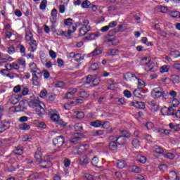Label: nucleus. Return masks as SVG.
Returning a JSON list of instances; mask_svg holds the SVG:
<instances>
[{
  "label": "nucleus",
  "instance_id": "21",
  "mask_svg": "<svg viewBox=\"0 0 180 180\" xmlns=\"http://www.w3.org/2000/svg\"><path fill=\"white\" fill-rule=\"evenodd\" d=\"M9 129V124L4 122H0V134L6 131Z\"/></svg>",
  "mask_w": 180,
  "mask_h": 180
},
{
  "label": "nucleus",
  "instance_id": "64",
  "mask_svg": "<svg viewBox=\"0 0 180 180\" xmlns=\"http://www.w3.org/2000/svg\"><path fill=\"white\" fill-rule=\"evenodd\" d=\"M174 70H177V71H180V63H174L172 65Z\"/></svg>",
  "mask_w": 180,
  "mask_h": 180
},
{
  "label": "nucleus",
  "instance_id": "35",
  "mask_svg": "<svg viewBox=\"0 0 180 180\" xmlns=\"http://www.w3.org/2000/svg\"><path fill=\"white\" fill-rule=\"evenodd\" d=\"M117 167L120 169H123V168H124V167H126V163L123 160H118L117 162Z\"/></svg>",
  "mask_w": 180,
  "mask_h": 180
},
{
  "label": "nucleus",
  "instance_id": "37",
  "mask_svg": "<svg viewBox=\"0 0 180 180\" xmlns=\"http://www.w3.org/2000/svg\"><path fill=\"white\" fill-rule=\"evenodd\" d=\"M131 144L135 148H139V147H140V141L137 139H134L131 141Z\"/></svg>",
  "mask_w": 180,
  "mask_h": 180
},
{
  "label": "nucleus",
  "instance_id": "46",
  "mask_svg": "<svg viewBox=\"0 0 180 180\" xmlns=\"http://www.w3.org/2000/svg\"><path fill=\"white\" fill-rule=\"evenodd\" d=\"M168 110H169V108H167L166 106H165L161 109L160 112L163 116H168Z\"/></svg>",
  "mask_w": 180,
  "mask_h": 180
},
{
  "label": "nucleus",
  "instance_id": "56",
  "mask_svg": "<svg viewBox=\"0 0 180 180\" xmlns=\"http://www.w3.org/2000/svg\"><path fill=\"white\" fill-rule=\"evenodd\" d=\"M18 63L19 65H22V67H26V60L23 58H19L18 60Z\"/></svg>",
  "mask_w": 180,
  "mask_h": 180
},
{
  "label": "nucleus",
  "instance_id": "9",
  "mask_svg": "<svg viewBox=\"0 0 180 180\" xmlns=\"http://www.w3.org/2000/svg\"><path fill=\"white\" fill-rule=\"evenodd\" d=\"M129 106H134L136 109H144V108H146V104L144 102L135 101H131Z\"/></svg>",
  "mask_w": 180,
  "mask_h": 180
},
{
  "label": "nucleus",
  "instance_id": "22",
  "mask_svg": "<svg viewBox=\"0 0 180 180\" xmlns=\"http://www.w3.org/2000/svg\"><path fill=\"white\" fill-rule=\"evenodd\" d=\"M90 126H91L92 127H96V128L101 127V126H102V121H101V120H96V121H94V122H90Z\"/></svg>",
  "mask_w": 180,
  "mask_h": 180
},
{
  "label": "nucleus",
  "instance_id": "16",
  "mask_svg": "<svg viewBox=\"0 0 180 180\" xmlns=\"http://www.w3.org/2000/svg\"><path fill=\"white\" fill-rule=\"evenodd\" d=\"M34 158L37 162H41V160H43L41 158V148H37V151L34 153Z\"/></svg>",
  "mask_w": 180,
  "mask_h": 180
},
{
  "label": "nucleus",
  "instance_id": "55",
  "mask_svg": "<svg viewBox=\"0 0 180 180\" xmlns=\"http://www.w3.org/2000/svg\"><path fill=\"white\" fill-rule=\"evenodd\" d=\"M63 164L65 167V168H68L70 165H71V160L68 158H65L63 161Z\"/></svg>",
  "mask_w": 180,
  "mask_h": 180
},
{
  "label": "nucleus",
  "instance_id": "52",
  "mask_svg": "<svg viewBox=\"0 0 180 180\" xmlns=\"http://www.w3.org/2000/svg\"><path fill=\"white\" fill-rule=\"evenodd\" d=\"M75 113L77 119H83L84 116H85L82 111H77Z\"/></svg>",
  "mask_w": 180,
  "mask_h": 180
},
{
  "label": "nucleus",
  "instance_id": "15",
  "mask_svg": "<svg viewBox=\"0 0 180 180\" xmlns=\"http://www.w3.org/2000/svg\"><path fill=\"white\" fill-rule=\"evenodd\" d=\"M101 32L90 33L87 37H84V40H95L96 37H100Z\"/></svg>",
  "mask_w": 180,
  "mask_h": 180
},
{
  "label": "nucleus",
  "instance_id": "33",
  "mask_svg": "<svg viewBox=\"0 0 180 180\" xmlns=\"http://www.w3.org/2000/svg\"><path fill=\"white\" fill-rule=\"evenodd\" d=\"M30 72H33L32 75L43 77V72L39 69L30 70Z\"/></svg>",
  "mask_w": 180,
  "mask_h": 180
},
{
  "label": "nucleus",
  "instance_id": "28",
  "mask_svg": "<svg viewBox=\"0 0 180 180\" xmlns=\"http://www.w3.org/2000/svg\"><path fill=\"white\" fill-rule=\"evenodd\" d=\"M170 56L172 58H178L180 57V52L178 50L171 51Z\"/></svg>",
  "mask_w": 180,
  "mask_h": 180
},
{
  "label": "nucleus",
  "instance_id": "40",
  "mask_svg": "<svg viewBox=\"0 0 180 180\" xmlns=\"http://www.w3.org/2000/svg\"><path fill=\"white\" fill-rule=\"evenodd\" d=\"M35 111L37 113L38 116H40V117H41V116H43V115H44L46 113V111L44 110V108H36Z\"/></svg>",
  "mask_w": 180,
  "mask_h": 180
},
{
  "label": "nucleus",
  "instance_id": "53",
  "mask_svg": "<svg viewBox=\"0 0 180 180\" xmlns=\"http://www.w3.org/2000/svg\"><path fill=\"white\" fill-rule=\"evenodd\" d=\"M93 56H99V54H102V49H96L94 51L91 52Z\"/></svg>",
  "mask_w": 180,
  "mask_h": 180
},
{
  "label": "nucleus",
  "instance_id": "8",
  "mask_svg": "<svg viewBox=\"0 0 180 180\" xmlns=\"http://www.w3.org/2000/svg\"><path fill=\"white\" fill-rule=\"evenodd\" d=\"M117 146H119V144L115 139L110 140V142L108 143V148L110 151H117Z\"/></svg>",
  "mask_w": 180,
  "mask_h": 180
},
{
  "label": "nucleus",
  "instance_id": "12",
  "mask_svg": "<svg viewBox=\"0 0 180 180\" xmlns=\"http://www.w3.org/2000/svg\"><path fill=\"white\" fill-rule=\"evenodd\" d=\"M128 169L130 172H134L135 174H140V172H141V167L134 165H129Z\"/></svg>",
  "mask_w": 180,
  "mask_h": 180
},
{
  "label": "nucleus",
  "instance_id": "27",
  "mask_svg": "<svg viewBox=\"0 0 180 180\" xmlns=\"http://www.w3.org/2000/svg\"><path fill=\"white\" fill-rule=\"evenodd\" d=\"M18 48L20 49V53L22 57H25L26 56V48L22 44L18 45Z\"/></svg>",
  "mask_w": 180,
  "mask_h": 180
},
{
  "label": "nucleus",
  "instance_id": "3",
  "mask_svg": "<svg viewBox=\"0 0 180 180\" xmlns=\"http://www.w3.org/2000/svg\"><path fill=\"white\" fill-rule=\"evenodd\" d=\"M64 143H65V138L63 136H58L53 139V144L57 148H61Z\"/></svg>",
  "mask_w": 180,
  "mask_h": 180
},
{
  "label": "nucleus",
  "instance_id": "11",
  "mask_svg": "<svg viewBox=\"0 0 180 180\" xmlns=\"http://www.w3.org/2000/svg\"><path fill=\"white\" fill-rule=\"evenodd\" d=\"M91 164L94 167H96V168H101L103 163L101 160H99V158L98 157L94 156L91 160Z\"/></svg>",
  "mask_w": 180,
  "mask_h": 180
},
{
  "label": "nucleus",
  "instance_id": "14",
  "mask_svg": "<svg viewBox=\"0 0 180 180\" xmlns=\"http://www.w3.org/2000/svg\"><path fill=\"white\" fill-rule=\"evenodd\" d=\"M40 164L41 168H50L51 165H53V163L50 160H43V159L41 160V162H39Z\"/></svg>",
  "mask_w": 180,
  "mask_h": 180
},
{
  "label": "nucleus",
  "instance_id": "32",
  "mask_svg": "<svg viewBox=\"0 0 180 180\" xmlns=\"http://www.w3.org/2000/svg\"><path fill=\"white\" fill-rule=\"evenodd\" d=\"M137 160L139 162H141V164H146V162H147V158L143 155H138Z\"/></svg>",
  "mask_w": 180,
  "mask_h": 180
},
{
  "label": "nucleus",
  "instance_id": "60",
  "mask_svg": "<svg viewBox=\"0 0 180 180\" xmlns=\"http://www.w3.org/2000/svg\"><path fill=\"white\" fill-rule=\"evenodd\" d=\"M82 60V56L80 53H76L75 57V61H77V63H79Z\"/></svg>",
  "mask_w": 180,
  "mask_h": 180
},
{
  "label": "nucleus",
  "instance_id": "19",
  "mask_svg": "<svg viewBox=\"0 0 180 180\" xmlns=\"http://www.w3.org/2000/svg\"><path fill=\"white\" fill-rule=\"evenodd\" d=\"M120 133L121 134L120 136L125 137V139H130V137H131V134L126 129L120 130Z\"/></svg>",
  "mask_w": 180,
  "mask_h": 180
},
{
  "label": "nucleus",
  "instance_id": "24",
  "mask_svg": "<svg viewBox=\"0 0 180 180\" xmlns=\"http://www.w3.org/2000/svg\"><path fill=\"white\" fill-rule=\"evenodd\" d=\"M178 95V93L174 90H171L169 92L167 91V96L165 97V101L169 98V96H172V98H176Z\"/></svg>",
  "mask_w": 180,
  "mask_h": 180
},
{
  "label": "nucleus",
  "instance_id": "61",
  "mask_svg": "<svg viewBox=\"0 0 180 180\" xmlns=\"http://www.w3.org/2000/svg\"><path fill=\"white\" fill-rule=\"evenodd\" d=\"M84 179L86 180H95V177H94L91 174H86L84 175Z\"/></svg>",
  "mask_w": 180,
  "mask_h": 180
},
{
  "label": "nucleus",
  "instance_id": "18",
  "mask_svg": "<svg viewBox=\"0 0 180 180\" xmlns=\"http://www.w3.org/2000/svg\"><path fill=\"white\" fill-rule=\"evenodd\" d=\"M14 155H22L23 154V146H18L15 150L13 151Z\"/></svg>",
  "mask_w": 180,
  "mask_h": 180
},
{
  "label": "nucleus",
  "instance_id": "62",
  "mask_svg": "<svg viewBox=\"0 0 180 180\" xmlns=\"http://www.w3.org/2000/svg\"><path fill=\"white\" fill-rule=\"evenodd\" d=\"M144 139L146 140L150 141V140H151V135L148 134H142V140Z\"/></svg>",
  "mask_w": 180,
  "mask_h": 180
},
{
  "label": "nucleus",
  "instance_id": "54",
  "mask_svg": "<svg viewBox=\"0 0 180 180\" xmlns=\"http://www.w3.org/2000/svg\"><path fill=\"white\" fill-rule=\"evenodd\" d=\"M64 23L65 26H72V18H68L64 20Z\"/></svg>",
  "mask_w": 180,
  "mask_h": 180
},
{
  "label": "nucleus",
  "instance_id": "29",
  "mask_svg": "<svg viewBox=\"0 0 180 180\" xmlns=\"http://www.w3.org/2000/svg\"><path fill=\"white\" fill-rule=\"evenodd\" d=\"M55 99H56V94H54L53 93L48 94V95L46 96V100L48 102H53Z\"/></svg>",
  "mask_w": 180,
  "mask_h": 180
},
{
  "label": "nucleus",
  "instance_id": "51",
  "mask_svg": "<svg viewBox=\"0 0 180 180\" xmlns=\"http://www.w3.org/2000/svg\"><path fill=\"white\" fill-rule=\"evenodd\" d=\"M48 95H49V94H47L46 90H42V91H41V92L39 94L40 98H44V99H46L47 98Z\"/></svg>",
  "mask_w": 180,
  "mask_h": 180
},
{
  "label": "nucleus",
  "instance_id": "7",
  "mask_svg": "<svg viewBox=\"0 0 180 180\" xmlns=\"http://www.w3.org/2000/svg\"><path fill=\"white\" fill-rule=\"evenodd\" d=\"M101 83V79L99 78H93L92 75H89L86 77V82L85 84H91V86H98V84Z\"/></svg>",
  "mask_w": 180,
  "mask_h": 180
},
{
  "label": "nucleus",
  "instance_id": "2",
  "mask_svg": "<svg viewBox=\"0 0 180 180\" xmlns=\"http://www.w3.org/2000/svg\"><path fill=\"white\" fill-rule=\"evenodd\" d=\"M127 138H125L124 136H122L121 135L118 136H110L109 140H115L117 143H118V146H126L127 144Z\"/></svg>",
  "mask_w": 180,
  "mask_h": 180
},
{
  "label": "nucleus",
  "instance_id": "4",
  "mask_svg": "<svg viewBox=\"0 0 180 180\" xmlns=\"http://www.w3.org/2000/svg\"><path fill=\"white\" fill-rule=\"evenodd\" d=\"M145 66V70L147 72H155V71H158V65L155 63H150L146 62L143 63Z\"/></svg>",
  "mask_w": 180,
  "mask_h": 180
},
{
  "label": "nucleus",
  "instance_id": "47",
  "mask_svg": "<svg viewBox=\"0 0 180 180\" xmlns=\"http://www.w3.org/2000/svg\"><path fill=\"white\" fill-rule=\"evenodd\" d=\"M167 116H175V110L173 107H169Z\"/></svg>",
  "mask_w": 180,
  "mask_h": 180
},
{
  "label": "nucleus",
  "instance_id": "39",
  "mask_svg": "<svg viewBox=\"0 0 180 180\" xmlns=\"http://www.w3.org/2000/svg\"><path fill=\"white\" fill-rule=\"evenodd\" d=\"M20 130H24L25 131H26L27 130H30V125H29L26 123H23L22 124H21L20 126Z\"/></svg>",
  "mask_w": 180,
  "mask_h": 180
},
{
  "label": "nucleus",
  "instance_id": "57",
  "mask_svg": "<svg viewBox=\"0 0 180 180\" xmlns=\"http://www.w3.org/2000/svg\"><path fill=\"white\" fill-rule=\"evenodd\" d=\"M98 68H99V65L96 63L92 64L90 67V70H91V71H96Z\"/></svg>",
  "mask_w": 180,
  "mask_h": 180
},
{
  "label": "nucleus",
  "instance_id": "44",
  "mask_svg": "<svg viewBox=\"0 0 180 180\" xmlns=\"http://www.w3.org/2000/svg\"><path fill=\"white\" fill-rule=\"evenodd\" d=\"M25 38H26V40H27L28 41H30L33 39V34H32V32H27L25 33Z\"/></svg>",
  "mask_w": 180,
  "mask_h": 180
},
{
  "label": "nucleus",
  "instance_id": "42",
  "mask_svg": "<svg viewBox=\"0 0 180 180\" xmlns=\"http://www.w3.org/2000/svg\"><path fill=\"white\" fill-rule=\"evenodd\" d=\"M7 53H8V54H13V53H16V49H15V46H10L9 47H8Z\"/></svg>",
  "mask_w": 180,
  "mask_h": 180
},
{
  "label": "nucleus",
  "instance_id": "63",
  "mask_svg": "<svg viewBox=\"0 0 180 180\" xmlns=\"http://www.w3.org/2000/svg\"><path fill=\"white\" fill-rule=\"evenodd\" d=\"M124 95L126 96V98H131V92L129 90H125L124 91Z\"/></svg>",
  "mask_w": 180,
  "mask_h": 180
},
{
  "label": "nucleus",
  "instance_id": "38",
  "mask_svg": "<svg viewBox=\"0 0 180 180\" xmlns=\"http://www.w3.org/2000/svg\"><path fill=\"white\" fill-rule=\"evenodd\" d=\"M116 33H119V30H115V29H112L110 31H109L107 36L108 37H113V36H115V34H116Z\"/></svg>",
  "mask_w": 180,
  "mask_h": 180
},
{
  "label": "nucleus",
  "instance_id": "26",
  "mask_svg": "<svg viewBox=\"0 0 180 180\" xmlns=\"http://www.w3.org/2000/svg\"><path fill=\"white\" fill-rule=\"evenodd\" d=\"M169 16L175 18L176 19H180V13L178 11H169Z\"/></svg>",
  "mask_w": 180,
  "mask_h": 180
},
{
  "label": "nucleus",
  "instance_id": "36",
  "mask_svg": "<svg viewBox=\"0 0 180 180\" xmlns=\"http://www.w3.org/2000/svg\"><path fill=\"white\" fill-rule=\"evenodd\" d=\"M136 77V75L129 72H127L124 76V78L126 79V81L130 80L131 78H134Z\"/></svg>",
  "mask_w": 180,
  "mask_h": 180
},
{
  "label": "nucleus",
  "instance_id": "25",
  "mask_svg": "<svg viewBox=\"0 0 180 180\" xmlns=\"http://www.w3.org/2000/svg\"><path fill=\"white\" fill-rule=\"evenodd\" d=\"M135 78L138 79V88L143 89L146 86V82L143 79L137 78V77H135Z\"/></svg>",
  "mask_w": 180,
  "mask_h": 180
},
{
  "label": "nucleus",
  "instance_id": "13",
  "mask_svg": "<svg viewBox=\"0 0 180 180\" xmlns=\"http://www.w3.org/2000/svg\"><path fill=\"white\" fill-rule=\"evenodd\" d=\"M43 76H37L36 75H32V84L36 86H39L40 85V82H41V77Z\"/></svg>",
  "mask_w": 180,
  "mask_h": 180
},
{
  "label": "nucleus",
  "instance_id": "50",
  "mask_svg": "<svg viewBox=\"0 0 180 180\" xmlns=\"http://www.w3.org/2000/svg\"><path fill=\"white\" fill-rule=\"evenodd\" d=\"M134 95L136 98H144V96L141 95V93H140V90L135 89L134 91Z\"/></svg>",
  "mask_w": 180,
  "mask_h": 180
},
{
  "label": "nucleus",
  "instance_id": "34",
  "mask_svg": "<svg viewBox=\"0 0 180 180\" xmlns=\"http://www.w3.org/2000/svg\"><path fill=\"white\" fill-rule=\"evenodd\" d=\"M110 37H108V35L105 36V40H104V43H112L111 46H115V44H113V41H115V38H109Z\"/></svg>",
  "mask_w": 180,
  "mask_h": 180
},
{
  "label": "nucleus",
  "instance_id": "59",
  "mask_svg": "<svg viewBox=\"0 0 180 180\" xmlns=\"http://www.w3.org/2000/svg\"><path fill=\"white\" fill-rule=\"evenodd\" d=\"M78 96L80 98H88V93L86 91H80L78 94Z\"/></svg>",
  "mask_w": 180,
  "mask_h": 180
},
{
  "label": "nucleus",
  "instance_id": "17",
  "mask_svg": "<svg viewBox=\"0 0 180 180\" xmlns=\"http://www.w3.org/2000/svg\"><path fill=\"white\" fill-rule=\"evenodd\" d=\"M91 30V27H82L79 30V36H85Z\"/></svg>",
  "mask_w": 180,
  "mask_h": 180
},
{
  "label": "nucleus",
  "instance_id": "5",
  "mask_svg": "<svg viewBox=\"0 0 180 180\" xmlns=\"http://www.w3.org/2000/svg\"><path fill=\"white\" fill-rule=\"evenodd\" d=\"M85 137V135L82 133H75L72 136V138L70 139V142L72 144H78L79 143V141H81V139H84Z\"/></svg>",
  "mask_w": 180,
  "mask_h": 180
},
{
  "label": "nucleus",
  "instance_id": "6",
  "mask_svg": "<svg viewBox=\"0 0 180 180\" xmlns=\"http://www.w3.org/2000/svg\"><path fill=\"white\" fill-rule=\"evenodd\" d=\"M51 120L52 122L58 123V124L62 126V127H65V126H67V124L65 122H64L62 120H60V115H58V112H56L51 115Z\"/></svg>",
  "mask_w": 180,
  "mask_h": 180
},
{
  "label": "nucleus",
  "instance_id": "23",
  "mask_svg": "<svg viewBox=\"0 0 180 180\" xmlns=\"http://www.w3.org/2000/svg\"><path fill=\"white\" fill-rule=\"evenodd\" d=\"M170 80L173 84H179L180 77L178 75H172Z\"/></svg>",
  "mask_w": 180,
  "mask_h": 180
},
{
  "label": "nucleus",
  "instance_id": "45",
  "mask_svg": "<svg viewBox=\"0 0 180 180\" xmlns=\"http://www.w3.org/2000/svg\"><path fill=\"white\" fill-rule=\"evenodd\" d=\"M91 5V2L88 0H85L82 3V8H88Z\"/></svg>",
  "mask_w": 180,
  "mask_h": 180
},
{
  "label": "nucleus",
  "instance_id": "30",
  "mask_svg": "<svg viewBox=\"0 0 180 180\" xmlns=\"http://www.w3.org/2000/svg\"><path fill=\"white\" fill-rule=\"evenodd\" d=\"M75 131H82L84 130V127L81 123H76L74 126Z\"/></svg>",
  "mask_w": 180,
  "mask_h": 180
},
{
  "label": "nucleus",
  "instance_id": "1",
  "mask_svg": "<svg viewBox=\"0 0 180 180\" xmlns=\"http://www.w3.org/2000/svg\"><path fill=\"white\" fill-rule=\"evenodd\" d=\"M151 95L153 99L162 98L163 101H165V98L168 96V91H165L162 88L158 87L152 90Z\"/></svg>",
  "mask_w": 180,
  "mask_h": 180
},
{
  "label": "nucleus",
  "instance_id": "20",
  "mask_svg": "<svg viewBox=\"0 0 180 180\" xmlns=\"http://www.w3.org/2000/svg\"><path fill=\"white\" fill-rule=\"evenodd\" d=\"M117 53H119V49H110L106 51V54L108 56H111L112 57H115Z\"/></svg>",
  "mask_w": 180,
  "mask_h": 180
},
{
  "label": "nucleus",
  "instance_id": "43",
  "mask_svg": "<svg viewBox=\"0 0 180 180\" xmlns=\"http://www.w3.org/2000/svg\"><path fill=\"white\" fill-rule=\"evenodd\" d=\"M160 71L162 74H164V72H168V71H169V68L168 65H163L160 68Z\"/></svg>",
  "mask_w": 180,
  "mask_h": 180
},
{
  "label": "nucleus",
  "instance_id": "10",
  "mask_svg": "<svg viewBox=\"0 0 180 180\" xmlns=\"http://www.w3.org/2000/svg\"><path fill=\"white\" fill-rule=\"evenodd\" d=\"M79 162L80 165H88L89 164V159L86 155L83 153L79 158Z\"/></svg>",
  "mask_w": 180,
  "mask_h": 180
},
{
  "label": "nucleus",
  "instance_id": "49",
  "mask_svg": "<svg viewBox=\"0 0 180 180\" xmlns=\"http://www.w3.org/2000/svg\"><path fill=\"white\" fill-rule=\"evenodd\" d=\"M165 158H168L169 160H174L175 158V154L172 153H167L165 154Z\"/></svg>",
  "mask_w": 180,
  "mask_h": 180
},
{
  "label": "nucleus",
  "instance_id": "41",
  "mask_svg": "<svg viewBox=\"0 0 180 180\" xmlns=\"http://www.w3.org/2000/svg\"><path fill=\"white\" fill-rule=\"evenodd\" d=\"M46 7H47V1L42 0L39 6V9H41V11H44V9H46Z\"/></svg>",
  "mask_w": 180,
  "mask_h": 180
},
{
  "label": "nucleus",
  "instance_id": "48",
  "mask_svg": "<svg viewBox=\"0 0 180 180\" xmlns=\"http://www.w3.org/2000/svg\"><path fill=\"white\" fill-rule=\"evenodd\" d=\"M103 134H105V131L103 130H98V131H96L94 134H93V136L94 137H96L98 136H103Z\"/></svg>",
  "mask_w": 180,
  "mask_h": 180
},
{
  "label": "nucleus",
  "instance_id": "58",
  "mask_svg": "<svg viewBox=\"0 0 180 180\" xmlns=\"http://www.w3.org/2000/svg\"><path fill=\"white\" fill-rule=\"evenodd\" d=\"M145 126L148 130H152L154 128V124L153 122H147Z\"/></svg>",
  "mask_w": 180,
  "mask_h": 180
},
{
  "label": "nucleus",
  "instance_id": "31",
  "mask_svg": "<svg viewBox=\"0 0 180 180\" xmlns=\"http://www.w3.org/2000/svg\"><path fill=\"white\" fill-rule=\"evenodd\" d=\"M153 150L155 151L157 154H164V149L160 146H155L153 147Z\"/></svg>",
  "mask_w": 180,
  "mask_h": 180
}]
</instances>
